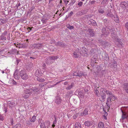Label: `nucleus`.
<instances>
[{"instance_id": "nucleus-1", "label": "nucleus", "mask_w": 128, "mask_h": 128, "mask_svg": "<svg viewBox=\"0 0 128 128\" xmlns=\"http://www.w3.org/2000/svg\"><path fill=\"white\" fill-rule=\"evenodd\" d=\"M80 49H77L74 53V56L75 58H77L80 56V54L82 55L86 56L87 55V50L85 48L83 47L81 49V51L80 53L79 52Z\"/></svg>"}, {"instance_id": "nucleus-2", "label": "nucleus", "mask_w": 128, "mask_h": 128, "mask_svg": "<svg viewBox=\"0 0 128 128\" xmlns=\"http://www.w3.org/2000/svg\"><path fill=\"white\" fill-rule=\"evenodd\" d=\"M94 90L96 94L98 97L101 96L102 100H104L106 97V90L102 88L100 90V94H99L98 91L97 89L95 90L94 89Z\"/></svg>"}, {"instance_id": "nucleus-3", "label": "nucleus", "mask_w": 128, "mask_h": 128, "mask_svg": "<svg viewBox=\"0 0 128 128\" xmlns=\"http://www.w3.org/2000/svg\"><path fill=\"white\" fill-rule=\"evenodd\" d=\"M44 86V85L42 83L40 84L38 86H36L32 87L31 88L33 94H37L39 92L40 87L41 88L42 87Z\"/></svg>"}, {"instance_id": "nucleus-4", "label": "nucleus", "mask_w": 128, "mask_h": 128, "mask_svg": "<svg viewBox=\"0 0 128 128\" xmlns=\"http://www.w3.org/2000/svg\"><path fill=\"white\" fill-rule=\"evenodd\" d=\"M56 56H52L47 57L46 60L45 62L47 64H51L54 61L55 59H57Z\"/></svg>"}, {"instance_id": "nucleus-5", "label": "nucleus", "mask_w": 128, "mask_h": 128, "mask_svg": "<svg viewBox=\"0 0 128 128\" xmlns=\"http://www.w3.org/2000/svg\"><path fill=\"white\" fill-rule=\"evenodd\" d=\"M20 75L21 78L23 80H26L28 78V76L25 72L23 70H21L20 72Z\"/></svg>"}, {"instance_id": "nucleus-6", "label": "nucleus", "mask_w": 128, "mask_h": 128, "mask_svg": "<svg viewBox=\"0 0 128 128\" xmlns=\"http://www.w3.org/2000/svg\"><path fill=\"white\" fill-rule=\"evenodd\" d=\"M112 30H113L112 29H109L106 27L105 28H103L102 29V31L103 35H107Z\"/></svg>"}, {"instance_id": "nucleus-7", "label": "nucleus", "mask_w": 128, "mask_h": 128, "mask_svg": "<svg viewBox=\"0 0 128 128\" xmlns=\"http://www.w3.org/2000/svg\"><path fill=\"white\" fill-rule=\"evenodd\" d=\"M84 124L86 126L88 127L94 126V124L93 122L90 121H86L84 122Z\"/></svg>"}, {"instance_id": "nucleus-8", "label": "nucleus", "mask_w": 128, "mask_h": 128, "mask_svg": "<svg viewBox=\"0 0 128 128\" xmlns=\"http://www.w3.org/2000/svg\"><path fill=\"white\" fill-rule=\"evenodd\" d=\"M82 72L80 71H76L73 74V76H80L82 75Z\"/></svg>"}, {"instance_id": "nucleus-9", "label": "nucleus", "mask_w": 128, "mask_h": 128, "mask_svg": "<svg viewBox=\"0 0 128 128\" xmlns=\"http://www.w3.org/2000/svg\"><path fill=\"white\" fill-rule=\"evenodd\" d=\"M111 36L113 38L114 40L116 42H118L119 40L118 38V37L117 35L116 34H112L111 33Z\"/></svg>"}, {"instance_id": "nucleus-10", "label": "nucleus", "mask_w": 128, "mask_h": 128, "mask_svg": "<svg viewBox=\"0 0 128 128\" xmlns=\"http://www.w3.org/2000/svg\"><path fill=\"white\" fill-rule=\"evenodd\" d=\"M55 102L56 103L58 104H60L62 101V100L60 98L59 96L57 97L55 100Z\"/></svg>"}, {"instance_id": "nucleus-11", "label": "nucleus", "mask_w": 128, "mask_h": 128, "mask_svg": "<svg viewBox=\"0 0 128 128\" xmlns=\"http://www.w3.org/2000/svg\"><path fill=\"white\" fill-rule=\"evenodd\" d=\"M24 93L28 94L30 95L32 94V90L31 89L25 90L24 91Z\"/></svg>"}, {"instance_id": "nucleus-12", "label": "nucleus", "mask_w": 128, "mask_h": 128, "mask_svg": "<svg viewBox=\"0 0 128 128\" xmlns=\"http://www.w3.org/2000/svg\"><path fill=\"white\" fill-rule=\"evenodd\" d=\"M106 94L108 95H109V96H110L112 99L113 98L114 100L116 99V97L113 96L110 92L106 91Z\"/></svg>"}, {"instance_id": "nucleus-13", "label": "nucleus", "mask_w": 128, "mask_h": 128, "mask_svg": "<svg viewBox=\"0 0 128 128\" xmlns=\"http://www.w3.org/2000/svg\"><path fill=\"white\" fill-rule=\"evenodd\" d=\"M108 98L106 102V104L108 106L110 104L112 101L113 100V99L111 98L110 96H108Z\"/></svg>"}, {"instance_id": "nucleus-14", "label": "nucleus", "mask_w": 128, "mask_h": 128, "mask_svg": "<svg viewBox=\"0 0 128 128\" xmlns=\"http://www.w3.org/2000/svg\"><path fill=\"white\" fill-rule=\"evenodd\" d=\"M18 70H16L14 74V77L15 78L16 80L20 78L19 75L18 74Z\"/></svg>"}, {"instance_id": "nucleus-15", "label": "nucleus", "mask_w": 128, "mask_h": 128, "mask_svg": "<svg viewBox=\"0 0 128 128\" xmlns=\"http://www.w3.org/2000/svg\"><path fill=\"white\" fill-rule=\"evenodd\" d=\"M40 46V44H34L30 46V47L32 48H39V47Z\"/></svg>"}, {"instance_id": "nucleus-16", "label": "nucleus", "mask_w": 128, "mask_h": 128, "mask_svg": "<svg viewBox=\"0 0 128 128\" xmlns=\"http://www.w3.org/2000/svg\"><path fill=\"white\" fill-rule=\"evenodd\" d=\"M98 128H104V123L101 122H99L98 125Z\"/></svg>"}, {"instance_id": "nucleus-17", "label": "nucleus", "mask_w": 128, "mask_h": 128, "mask_svg": "<svg viewBox=\"0 0 128 128\" xmlns=\"http://www.w3.org/2000/svg\"><path fill=\"white\" fill-rule=\"evenodd\" d=\"M121 6L122 7L125 6L126 8H128V4H127L125 2H122L121 3Z\"/></svg>"}, {"instance_id": "nucleus-18", "label": "nucleus", "mask_w": 128, "mask_h": 128, "mask_svg": "<svg viewBox=\"0 0 128 128\" xmlns=\"http://www.w3.org/2000/svg\"><path fill=\"white\" fill-rule=\"evenodd\" d=\"M124 89L126 93L128 94V84H124Z\"/></svg>"}, {"instance_id": "nucleus-19", "label": "nucleus", "mask_w": 128, "mask_h": 128, "mask_svg": "<svg viewBox=\"0 0 128 128\" xmlns=\"http://www.w3.org/2000/svg\"><path fill=\"white\" fill-rule=\"evenodd\" d=\"M81 125L80 123L76 122L75 124V128H81Z\"/></svg>"}, {"instance_id": "nucleus-20", "label": "nucleus", "mask_w": 128, "mask_h": 128, "mask_svg": "<svg viewBox=\"0 0 128 128\" xmlns=\"http://www.w3.org/2000/svg\"><path fill=\"white\" fill-rule=\"evenodd\" d=\"M7 104L10 107L13 106H15L14 103L12 102H8L7 103Z\"/></svg>"}, {"instance_id": "nucleus-21", "label": "nucleus", "mask_w": 128, "mask_h": 128, "mask_svg": "<svg viewBox=\"0 0 128 128\" xmlns=\"http://www.w3.org/2000/svg\"><path fill=\"white\" fill-rule=\"evenodd\" d=\"M74 85V83H72L70 85L68 86L66 88V89L67 90H70V89L72 88Z\"/></svg>"}, {"instance_id": "nucleus-22", "label": "nucleus", "mask_w": 128, "mask_h": 128, "mask_svg": "<svg viewBox=\"0 0 128 128\" xmlns=\"http://www.w3.org/2000/svg\"><path fill=\"white\" fill-rule=\"evenodd\" d=\"M40 70H37L35 72V74L36 76H39L40 74Z\"/></svg>"}, {"instance_id": "nucleus-23", "label": "nucleus", "mask_w": 128, "mask_h": 128, "mask_svg": "<svg viewBox=\"0 0 128 128\" xmlns=\"http://www.w3.org/2000/svg\"><path fill=\"white\" fill-rule=\"evenodd\" d=\"M88 114V111L87 110H85L82 113H81L80 115H85Z\"/></svg>"}, {"instance_id": "nucleus-24", "label": "nucleus", "mask_w": 128, "mask_h": 128, "mask_svg": "<svg viewBox=\"0 0 128 128\" xmlns=\"http://www.w3.org/2000/svg\"><path fill=\"white\" fill-rule=\"evenodd\" d=\"M23 97L25 98H28L30 96V95L26 94H24L22 95Z\"/></svg>"}, {"instance_id": "nucleus-25", "label": "nucleus", "mask_w": 128, "mask_h": 128, "mask_svg": "<svg viewBox=\"0 0 128 128\" xmlns=\"http://www.w3.org/2000/svg\"><path fill=\"white\" fill-rule=\"evenodd\" d=\"M36 117L35 116H34L32 117V118L30 120V121L32 122H34L36 120Z\"/></svg>"}, {"instance_id": "nucleus-26", "label": "nucleus", "mask_w": 128, "mask_h": 128, "mask_svg": "<svg viewBox=\"0 0 128 128\" xmlns=\"http://www.w3.org/2000/svg\"><path fill=\"white\" fill-rule=\"evenodd\" d=\"M6 22V21L2 19H0V24H2Z\"/></svg>"}, {"instance_id": "nucleus-27", "label": "nucleus", "mask_w": 128, "mask_h": 128, "mask_svg": "<svg viewBox=\"0 0 128 128\" xmlns=\"http://www.w3.org/2000/svg\"><path fill=\"white\" fill-rule=\"evenodd\" d=\"M67 27L70 29H72L74 27L72 26H71L70 24H68L66 25Z\"/></svg>"}, {"instance_id": "nucleus-28", "label": "nucleus", "mask_w": 128, "mask_h": 128, "mask_svg": "<svg viewBox=\"0 0 128 128\" xmlns=\"http://www.w3.org/2000/svg\"><path fill=\"white\" fill-rule=\"evenodd\" d=\"M56 118H55V120L53 122V124L52 125V126L53 128H54L55 126V124H56Z\"/></svg>"}, {"instance_id": "nucleus-29", "label": "nucleus", "mask_w": 128, "mask_h": 128, "mask_svg": "<svg viewBox=\"0 0 128 128\" xmlns=\"http://www.w3.org/2000/svg\"><path fill=\"white\" fill-rule=\"evenodd\" d=\"M105 115L103 116V118L105 120L107 119V118L106 116H107L108 115V113L107 112H105Z\"/></svg>"}, {"instance_id": "nucleus-30", "label": "nucleus", "mask_w": 128, "mask_h": 128, "mask_svg": "<svg viewBox=\"0 0 128 128\" xmlns=\"http://www.w3.org/2000/svg\"><path fill=\"white\" fill-rule=\"evenodd\" d=\"M4 119V117L3 116L0 114V120L2 121H3Z\"/></svg>"}, {"instance_id": "nucleus-31", "label": "nucleus", "mask_w": 128, "mask_h": 128, "mask_svg": "<svg viewBox=\"0 0 128 128\" xmlns=\"http://www.w3.org/2000/svg\"><path fill=\"white\" fill-rule=\"evenodd\" d=\"M38 81L40 82H42L44 81V79L42 78H38Z\"/></svg>"}, {"instance_id": "nucleus-32", "label": "nucleus", "mask_w": 128, "mask_h": 128, "mask_svg": "<svg viewBox=\"0 0 128 128\" xmlns=\"http://www.w3.org/2000/svg\"><path fill=\"white\" fill-rule=\"evenodd\" d=\"M104 44H105V47L106 46H108V44H109L108 42H106V43H105L104 42H102V44H103V45H102L103 46L104 45Z\"/></svg>"}, {"instance_id": "nucleus-33", "label": "nucleus", "mask_w": 128, "mask_h": 128, "mask_svg": "<svg viewBox=\"0 0 128 128\" xmlns=\"http://www.w3.org/2000/svg\"><path fill=\"white\" fill-rule=\"evenodd\" d=\"M98 11L100 13L103 14L104 12V11L102 10H98Z\"/></svg>"}, {"instance_id": "nucleus-34", "label": "nucleus", "mask_w": 128, "mask_h": 128, "mask_svg": "<svg viewBox=\"0 0 128 128\" xmlns=\"http://www.w3.org/2000/svg\"><path fill=\"white\" fill-rule=\"evenodd\" d=\"M125 26L127 29L128 30V22H127L125 24Z\"/></svg>"}, {"instance_id": "nucleus-35", "label": "nucleus", "mask_w": 128, "mask_h": 128, "mask_svg": "<svg viewBox=\"0 0 128 128\" xmlns=\"http://www.w3.org/2000/svg\"><path fill=\"white\" fill-rule=\"evenodd\" d=\"M83 4V2H80L78 3V5L80 6H81Z\"/></svg>"}, {"instance_id": "nucleus-36", "label": "nucleus", "mask_w": 128, "mask_h": 128, "mask_svg": "<svg viewBox=\"0 0 128 128\" xmlns=\"http://www.w3.org/2000/svg\"><path fill=\"white\" fill-rule=\"evenodd\" d=\"M76 1L74 0L72 1V2L70 3L71 5H73L75 2Z\"/></svg>"}, {"instance_id": "nucleus-37", "label": "nucleus", "mask_w": 128, "mask_h": 128, "mask_svg": "<svg viewBox=\"0 0 128 128\" xmlns=\"http://www.w3.org/2000/svg\"><path fill=\"white\" fill-rule=\"evenodd\" d=\"M114 64L113 65L114 67V68H116V66H117L116 63L115 62H114Z\"/></svg>"}, {"instance_id": "nucleus-38", "label": "nucleus", "mask_w": 128, "mask_h": 128, "mask_svg": "<svg viewBox=\"0 0 128 128\" xmlns=\"http://www.w3.org/2000/svg\"><path fill=\"white\" fill-rule=\"evenodd\" d=\"M0 38H1V39L2 40H6V38L3 36H1Z\"/></svg>"}, {"instance_id": "nucleus-39", "label": "nucleus", "mask_w": 128, "mask_h": 128, "mask_svg": "<svg viewBox=\"0 0 128 128\" xmlns=\"http://www.w3.org/2000/svg\"><path fill=\"white\" fill-rule=\"evenodd\" d=\"M27 30H29L28 31V32H30V31L32 30V28H31L30 27H28V28Z\"/></svg>"}, {"instance_id": "nucleus-40", "label": "nucleus", "mask_w": 128, "mask_h": 128, "mask_svg": "<svg viewBox=\"0 0 128 128\" xmlns=\"http://www.w3.org/2000/svg\"><path fill=\"white\" fill-rule=\"evenodd\" d=\"M84 42H85V44L87 45L89 44V43L88 41H87L86 40V41H84Z\"/></svg>"}, {"instance_id": "nucleus-41", "label": "nucleus", "mask_w": 128, "mask_h": 128, "mask_svg": "<svg viewBox=\"0 0 128 128\" xmlns=\"http://www.w3.org/2000/svg\"><path fill=\"white\" fill-rule=\"evenodd\" d=\"M122 125H123V126L124 128H127V127L126 126V125L124 124H123Z\"/></svg>"}, {"instance_id": "nucleus-42", "label": "nucleus", "mask_w": 128, "mask_h": 128, "mask_svg": "<svg viewBox=\"0 0 128 128\" xmlns=\"http://www.w3.org/2000/svg\"><path fill=\"white\" fill-rule=\"evenodd\" d=\"M60 82H57L56 84H55L54 85H52V86L51 87H54V86H55V85H56V84H58Z\"/></svg>"}, {"instance_id": "nucleus-43", "label": "nucleus", "mask_w": 128, "mask_h": 128, "mask_svg": "<svg viewBox=\"0 0 128 128\" xmlns=\"http://www.w3.org/2000/svg\"><path fill=\"white\" fill-rule=\"evenodd\" d=\"M13 84H16V82L14 80L13 81Z\"/></svg>"}, {"instance_id": "nucleus-44", "label": "nucleus", "mask_w": 128, "mask_h": 128, "mask_svg": "<svg viewBox=\"0 0 128 128\" xmlns=\"http://www.w3.org/2000/svg\"><path fill=\"white\" fill-rule=\"evenodd\" d=\"M4 110L5 112V113H6L7 112V110L6 108H5L4 109Z\"/></svg>"}, {"instance_id": "nucleus-45", "label": "nucleus", "mask_w": 128, "mask_h": 128, "mask_svg": "<svg viewBox=\"0 0 128 128\" xmlns=\"http://www.w3.org/2000/svg\"><path fill=\"white\" fill-rule=\"evenodd\" d=\"M68 83V82H65L64 83V84L65 85H66Z\"/></svg>"}, {"instance_id": "nucleus-46", "label": "nucleus", "mask_w": 128, "mask_h": 128, "mask_svg": "<svg viewBox=\"0 0 128 128\" xmlns=\"http://www.w3.org/2000/svg\"><path fill=\"white\" fill-rule=\"evenodd\" d=\"M73 14V12H70V15H72Z\"/></svg>"}, {"instance_id": "nucleus-47", "label": "nucleus", "mask_w": 128, "mask_h": 128, "mask_svg": "<svg viewBox=\"0 0 128 128\" xmlns=\"http://www.w3.org/2000/svg\"><path fill=\"white\" fill-rule=\"evenodd\" d=\"M115 21L116 22H118V18H117V19H116V21Z\"/></svg>"}, {"instance_id": "nucleus-48", "label": "nucleus", "mask_w": 128, "mask_h": 128, "mask_svg": "<svg viewBox=\"0 0 128 128\" xmlns=\"http://www.w3.org/2000/svg\"><path fill=\"white\" fill-rule=\"evenodd\" d=\"M94 25L95 26H96V24L95 22L94 23Z\"/></svg>"}, {"instance_id": "nucleus-49", "label": "nucleus", "mask_w": 128, "mask_h": 128, "mask_svg": "<svg viewBox=\"0 0 128 128\" xmlns=\"http://www.w3.org/2000/svg\"><path fill=\"white\" fill-rule=\"evenodd\" d=\"M73 117L74 118H75L76 117V116H73Z\"/></svg>"}, {"instance_id": "nucleus-50", "label": "nucleus", "mask_w": 128, "mask_h": 128, "mask_svg": "<svg viewBox=\"0 0 128 128\" xmlns=\"http://www.w3.org/2000/svg\"><path fill=\"white\" fill-rule=\"evenodd\" d=\"M19 61L18 60H16V62H17V63H18V64Z\"/></svg>"}, {"instance_id": "nucleus-51", "label": "nucleus", "mask_w": 128, "mask_h": 128, "mask_svg": "<svg viewBox=\"0 0 128 128\" xmlns=\"http://www.w3.org/2000/svg\"><path fill=\"white\" fill-rule=\"evenodd\" d=\"M47 123H48V124L49 125H50V122L48 121V122Z\"/></svg>"}, {"instance_id": "nucleus-52", "label": "nucleus", "mask_w": 128, "mask_h": 128, "mask_svg": "<svg viewBox=\"0 0 128 128\" xmlns=\"http://www.w3.org/2000/svg\"><path fill=\"white\" fill-rule=\"evenodd\" d=\"M2 74H4V71L3 70L2 71Z\"/></svg>"}, {"instance_id": "nucleus-53", "label": "nucleus", "mask_w": 128, "mask_h": 128, "mask_svg": "<svg viewBox=\"0 0 128 128\" xmlns=\"http://www.w3.org/2000/svg\"><path fill=\"white\" fill-rule=\"evenodd\" d=\"M2 50H1H1H0V54L2 53Z\"/></svg>"}, {"instance_id": "nucleus-54", "label": "nucleus", "mask_w": 128, "mask_h": 128, "mask_svg": "<svg viewBox=\"0 0 128 128\" xmlns=\"http://www.w3.org/2000/svg\"><path fill=\"white\" fill-rule=\"evenodd\" d=\"M68 2H69V1H68V0H67V3H67V4L68 3Z\"/></svg>"}, {"instance_id": "nucleus-55", "label": "nucleus", "mask_w": 128, "mask_h": 128, "mask_svg": "<svg viewBox=\"0 0 128 128\" xmlns=\"http://www.w3.org/2000/svg\"><path fill=\"white\" fill-rule=\"evenodd\" d=\"M20 4H18V6H20Z\"/></svg>"}, {"instance_id": "nucleus-56", "label": "nucleus", "mask_w": 128, "mask_h": 128, "mask_svg": "<svg viewBox=\"0 0 128 128\" xmlns=\"http://www.w3.org/2000/svg\"><path fill=\"white\" fill-rule=\"evenodd\" d=\"M1 105L0 104V108H1Z\"/></svg>"}, {"instance_id": "nucleus-57", "label": "nucleus", "mask_w": 128, "mask_h": 128, "mask_svg": "<svg viewBox=\"0 0 128 128\" xmlns=\"http://www.w3.org/2000/svg\"><path fill=\"white\" fill-rule=\"evenodd\" d=\"M6 32H4V34H6Z\"/></svg>"}, {"instance_id": "nucleus-58", "label": "nucleus", "mask_w": 128, "mask_h": 128, "mask_svg": "<svg viewBox=\"0 0 128 128\" xmlns=\"http://www.w3.org/2000/svg\"><path fill=\"white\" fill-rule=\"evenodd\" d=\"M92 36H94V34H93V35H92Z\"/></svg>"}, {"instance_id": "nucleus-59", "label": "nucleus", "mask_w": 128, "mask_h": 128, "mask_svg": "<svg viewBox=\"0 0 128 128\" xmlns=\"http://www.w3.org/2000/svg\"><path fill=\"white\" fill-rule=\"evenodd\" d=\"M126 108L127 109L128 108V107H126Z\"/></svg>"}, {"instance_id": "nucleus-60", "label": "nucleus", "mask_w": 128, "mask_h": 128, "mask_svg": "<svg viewBox=\"0 0 128 128\" xmlns=\"http://www.w3.org/2000/svg\"><path fill=\"white\" fill-rule=\"evenodd\" d=\"M27 85H25V86H26Z\"/></svg>"}, {"instance_id": "nucleus-61", "label": "nucleus", "mask_w": 128, "mask_h": 128, "mask_svg": "<svg viewBox=\"0 0 128 128\" xmlns=\"http://www.w3.org/2000/svg\"><path fill=\"white\" fill-rule=\"evenodd\" d=\"M30 58H32V57H30Z\"/></svg>"}, {"instance_id": "nucleus-62", "label": "nucleus", "mask_w": 128, "mask_h": 128, "mask_svg": "<svg viewBox=\"0 0 128 128\" xmlns=\"http://www.w3.org/2000/svg\"><path fill=\"white\" fill-rule=\"evenodd\" d=\"M52 0H50V1H52Z\"/></svg>"}, {"instance_id": "nucleus-63", "label": "nucleus", "mask_w": 128, "mask_h": 128, "mask_svg": "<svg viewBox=\"0 0 128 128\" xmlns=\"http://www.w3.org/2000/svg\"><path fill=\"white\" fill-rule=\"evenodd\" d=\"M82 0V1H84V0Z\"/></svg>"}, {"instance_id": "nucleus-64", "label": "nucleus", "mask_w": 128, "mask_h": 128, "mask_svg": "<svg viewBox=\"0 0 128 128\" xmlns=\"http://www.w3.org/2000/svg\"><path fill=\"white\" fill-rule=\"evenodd\" d=\"M111 1H112V0H110Z\"/></svg>"}]
</instances>
